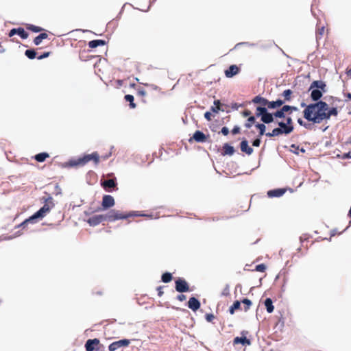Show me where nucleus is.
I'll use <instances>...</instances> for the list:
<instances>
[{
	"mask_svg": "<svg viewBox=\"0 0 351 351\" xmlns=\"http://www.w3.org/2000/svg\"><path fill=\"white\" fill-rule=\"evenodd\" d=\"M35 159L38 162L44 161V152L40 153L35 156Z\"/></svg>",
	"mask_w": 351,
	"mask_h": 351,
	"instance_id": "nucleus-56",
	"label": "nucleus"
},
{
	"mask_svg": "<svg viewBox=\"0 0 351 351\" xmlns=\"http://www.w3.org/2000/svg\"><path fill=\"white\" fill-rule=\"evenodd\" d=\"M285 104V101L278 98L275 101H269L268 104V109L270 110H277L281 108Z\"/></svg>",
	"mask_w": 351,
	"mask_h": 351,
	"instance_id": "nucleus-24",
	"label": "nucleus"
},
{
	"mask_svg": "<svg viewBox=\"0 0 351 351\" xmlns=\"http://www.w3.org/2000/svg\"><path fill=\"white\" fill-rule=\"evenodd\" d=\"M285 327V320L282 316H281L278 322L276 323L275 328H278L280 331H282L283 328Z\"/></svg>",
	"mask_w": 351,
	"mask_h": 351,
	"instance_id": "nucleus-40",
	"label": "nucleus"
},
{
	"mask_svg": "<svg viewBox=\"0 0 351 351\" xmlns=\"http://www.w3.org/2000/svg\"><path fill=\"white\" fill-rule=\"evenodd\" d=\"M337 157L343 160L350 159L351 158V152L343 153L341 155H337Z\"/></svg>",
	"mask_w": 351,
	"mask_h": 351,
	"instance_id": "nucleus-50",
	"label": "nucleus"
},
{
	"mask_svg": "<svg viewBox=\"0 0 351 351\" xmlns=\"http://www.w3.org/2000/svg\"><path fill=\"white\" fill-rule=\"evenodd\" d=\"M99 339L97 338L89 339L85 343V349L86 351H99L100 350Z\"/></svg>",
	"mask_w": 351,
	"mask_h": 351,
	"instance_id": "nucleus-11",
	"label": "nucleus"
},
{
	"mask_svg": "<svg viewBox=\"0 0 351 351\" xmlns=\"http://www.w3.org/2000/svg\"><path fill=\"white\" fill-rule=\"evenodd\" d=\"M292 94L293 91L291 89H286L282 93L281 96L284 97L282 101H285V104L291 100Z\"/></svg>",
	"mask_w": 351,
	"mask_h": 351,
	"instance_id": "nucleus-33",
	"label": "nucleus"
},
{
	"mask_svg": "<svg viewBox=\"0 0 351 351\" xmlns=\"http://www.w3.org/2000/svg\"><path fill=\"white\" fill-rule=\"evenodd\" d=\"M234 147L228 143H226L223 145V152L221 155L224 156H232L235 153Z\"/></svg>",
	"mask_w": 351,
	"mask_h": 351,
	"instance_id": "nucleus-22",
	"label": "nucleus"
},
{
	"mask_svg": "<svg viewBox=\"0 0 351 351\" xmlns=\"http://www.w3.org/2000/svg\"><path fill=\"white\" fill-rule=\"evenodd\" d=\"M107 42L103 39H95L88 42V45L89 48L94 49L99 46H104Z\"/></svg>",
	"mask_w": 351,
	"mask_h": 351,
	"instance_id": "nucleus-25",
	"label": "nucleus"
},
{
	"mask_svg": "<svg viewBox=\"0 0 351 351\" xmlns=\"http://www.w3.org/2000/svg\"><path fill=\"white\" fill-rule=\"evenodd\" d=\"M173 279L172 274L169 271L164 272L161 276V281L164 283H169Z\"/></svg>",
	"mask_w": 351,
	"mask_h": 351,
	"instance_id": "nucleus-35",
	"label": "nucleus"
},
{
	"mask_svg": "<svg viewBox=\"0 0 351 351\" xmlns=\"http://www.w3.org/2000/svg\"><path fill=\"white\" fill-rule=\"evenodd\" d=\"M147 94L146 91L143 88H140L138 90V95L141 96H145Z\"/></svg>",
	"mask_w": 351,
	"mask_h": 351,
	"instance_id": "nucleus-61",
	"label": "nucleus"
},
{
	"mask_svg": "<svg viewBox=\"0 0 351 351\" xmlns=\"http://www.w3.org/2000/svg\"><path fill=\"white\" fill-rule=\"evenodd\" d=\"M105 220L109 222H114L119 219H125V213H121L119 210L115 209L110 210L107 213L104 214Z\"/></svg>",
	"mask_w": 351,
	"mask_h": 351,
	"instance_id": "nucleus-8",
	"label": "nucleus"
},
{
	"mask_svg": "<svg viewBox=\"0 0 351 351\" xmlns=\"http://www.w3.org/2000/svg\"><path fill=\"white\" fill-rule=\"evenodd\" d=\"M239 146L241 151L248 156L251 155L254 152L253 148L249 145V141L245 137L241 138Z\"/></svg>",
	"mask_w": 351,
	"mask_h": 351,
	"instance_id": "nucleus-17",
	"label": "nucleus"
},
{
	"mask_svg": "<svg viewBox=\"0 0 351 351\" xmlns=\"http://www.w3.org/2000/svg\"><path fill=\"white\" fill-rule=\"evenodd\" d=\"M175 289L177 292L181 293L189 292L191 291L189 283L184 278L181 277L178 278L175 280Z\"/></svg>",
	"mask_w": 351,
	"mask_h": 351,
	"instance_id": "nucleus-7",
	"label": "nucleus"
},
{
	"mask_svg": "<svg viewBox=\"0 0 351 351\" xmlns=\"http://www.w3.org/2000/svg\"><path fill=\"white\" fill-rule=\"evenodd\" d=\"M297 121H298V124H299L300 126H303V125H304V123H305V121H304L302 120V119H301V118H298V120H297Z\"/></svg>",
	"mask_w": 351,
	"mask_h": 351,
	"instance_id": "nucleus-64",
	"label": "nucleus"
},
{
	"mask_svg": "<svg viewBox=\"0 0 351 351\" xmlns=\"http://www.w3.org/2000/svg\"><path fill=\"white\" fill-rule=\"evenodd\" d=\"M187 306L193 312H196L198 309L200 308L201 302L197 298L192 296L189 298L187 302Z\"/></svg>",
	"mask_w": 351,
	"mask_h": 351,
	"instance_id": "nucleus-20",
	"label": "nucleus"
},
{
	"mask_svg": "<svg viewBox=\"0 0 351 351\" xmlns=\"http://www.w3.org/2000/svg\"><path fill=\"white\" fill-rule=\"evenodd\" d=\"M241 302L239 300L234 301L233 304L230 306L228 309V312L230 315H233L237 310H239L241 308Z\"/></svg>",
	"mask_w": 351,
	"mask_h": 351,
	"instance_id": "nucleus-30",
	"label": "nucleus"
},
{
	"mask_svg": "<svg viewBox=\"0 0 351 351\" xmlns=\"http://www.w3.org/2000/svg\"><path fill=\"white\" fill-rule=\"evenodd\" d=\"M240 105H239L237 103H233L232 104V109L233 110H237Z\"/></svg>",
	"mask_w": 351,
	"mask_h": 351,
	"instance_id": "nucleus-63",
	"label": "nucleus"
},
{
	"mask_svg": "<svg viewBox=\"0 0 351 351\" xmlns=\"http://www.w3.org/2000/svg\"><path fill=\"white\" fill-rule=\"evenodd\" d=\"M267 269V266L264 263H261L255 267V270L259 272H264Z\"/></svg>",
	"mask_w": 351,
	"mask_h": 351,
	"instance_id": "nucleus-47",
	"label": "nucleus"
},
{
	"mask_svg": "<svg viewBox=\"0 0 351 351\" xmlns=\"http://www.w3.org/2000/svg\"><path fill=\"white\" fill-rule=\"evenodd\" d=\"M269 109H266L264 108V109H260L258 110V112H255V115L257 118L261 119V121L269 125L270 123L276 122L275 119V114L274 112H269L268 110Z\"/></svg>",
	"mask_w": 351,
	"mask_h": 351,
	"instance_id": "nucleus-5",
	"label": "nucleus"
},
{
	"mask_svg": "<svg viewBox=\"0 0 351 351\" xmlns=\"http://www.w3.org/2000/svg\"><path fill=\"white\" fill-rule=\"evenodd\" d=\"M339 113L337 107H329L328 105V110H326V120H329L332 116H337Z\"/></svg>",
	"mask_w": 351,
	"mask_h": 351,
	"instance_id": "nucleus-28",
	"label": "nucleus"
},
{
	"mask_svg": "<svg viewBox=\"0 0 351 351\" xmlns=\"http://www.w3.org/2000/svg\"><path fill=\"white\" fill-rule=\"evenodd\" d=\"M226 108L225 107V106H217V107H210V110L214 114H217L219 112H226V113H230V110H226Z\"/></svg>",
	"mask_w": 351,
	"mask_h": 351,
	"instance_id": "nucleus-36",
	"label": "nucleus"
},
{
	"mask_svg": "<svg viewBox=\"0 0 351 351\" xmlns=\"http://www.w3.org/2000/svg\"><path fill=\"white\" fill-rule=\"evenodd\" d=\"M147 216L146 214L141 213L138 211H130L129 213H125V219H127L132 217H143Z\"/></svg>",
	"mask_w": 351,
	"mask_h": 351,
	"instance_id": "nucleus-37",
	"label": "nucleus"
},
{
	"mask_svg": "<svg viewBox=\"0 0 351 351\" xmlns=\"http://www.w3.org/2000/svg\"><path fill=\"white\" fill-rule=\"evenodd\" d=\"M291 147L293 149H291L290 151L297 155H298L300 152H306V149L304 147H300L298 145H296L295 144H292L291 145Z\"/></svg>",
	"mask_w": 351,
	"mask_h": 351,
	"instance_id": "nucleus-38",
	"label": "nucleus"
},
{
	"mask_svg": "<svg viewBox=\"0 0 351 351\" xmlns=\"http://www.w3.org/2000/svg\"><path fill=\"white\" fill-rule=\"evenodd\" d=\"M44 217V206L41 207L36 213H34L32 216L29 217L28 219H25L23 222L20 224V227H23V228L27 227L28 224L36 223L39 221H40Z\"/></svg>",
	"mask_w": 351,
	"mask_h": 351,
	"instance_id": "nucleus-6",
	"label": "nucleus"
},
{
	"mask_svg": "<svg viewBox=\"0 0 351 351\" xmlns=\"http://www.w3.org/2000/svg\"><path fill=\"white\" fill-rule=\"evenodd\" d=\"M205 319L208 322H211L215 319V315L213 313H206Z\"/></svg>",
	"mask_w": 351,
	"mask_h": 351,
	"instance_id": "nucleus-54",
	"label": "nucleus"
},
{
	"mask_svg": "<svg viewBox=\"0 0 351 351\" xmlns=\"http://www.w3.org/2000/svg\"><path fill=\"white\" fill-rule=\"evenodd\" d=\"M252 112L250 110H245L243 112H242V115L244 117H250V116H252L251 115Z\"/></svg>",
	"mask_w": 351,
	"mask_h": 351,
	"instance_id": "nucleus-59",
	"label": "nucleus"
},
{
	"mask_svg": "<svg viewBox=\"0 0 351 351\" xmlns=\"http://www.w3.org/2000/svg\"><path fill=\"white\" fill-rule=\"evenodd\" d=\"M275 124L277 125L278 127L274 128L271 132H268L267 133V137L271 138L281 135H288L293 132L287 125L286 122L283 121L276 120Z\"/></svg>",
	"mask_w": 351,
	"mask_h": 351,
	"instance_id": "nucleus-4",
	"label": "nucleus"
},
{
	"mask_svg": "<svg viewBox=\"0 0 351 351\" xmlns=\"http://www.w3.org/2000/svg\"><path fill=\"white\" fill-rule=\"evenodd\" d=\"M248 334V331L243 330L241 332V337H236L233 339V345L241 344L243 346H250L252 342L251 340L246 337V335Z\"/></svg>",
	"mask_w": 351,
	"mask_h": 351,
	"instance_id": "nucleus-12",
	"label": "nucleus"
},
{
	"mask_svg": "<svg viewBox=\"0 0 351 351\" xmlns=\"http://www.w3.org/2000/svg\"><path fill=\"white\" fill-rule=\"evenodd\" d=\"M53 199L50 194L45 191V215L54 206Z\"/></svg>",
	"mask_w": 351,
	"mask_h": 351,
	"instance_id": "nucleus-23",
	"label": "nucleus"
},
{
	"mask_svg": "<svg viewBox=\"0 0 351 351\" xmlns=\"http://www.w3.org/2000/svg\"><path fill=\"white\" fill-rule=\"evenodd\" d=\"M209 135H206L201 130H196L193 136L189 139V143H192L193 141L197 143H206L208 140Z\"/></svg>",
	"mask_w": 351,
	"mask_h": 351,
	"instance_id": "nucleus-14",
	"label": "nucleus"
},
{
	"mask_svg": "<svg viewBox=\"0 0 351 351\" xmlns=\"http://www.w3.org/2000/svg\"><path fill=\"white\" fill-rule=\"evenodd\" d=\"M284 109L285 110L286 112H288L289 114H291L293 111H298V108L294 106H289L284 104L282 106Z\"/></svg>",
	"mask_w": 351,
	"mask_h": 351,
	"instance_id": "nucleus-41",
	"label": "nucleus"
},
{
	"mask_svg": "<svg viewBox=\"0 0 351 351\" xmlns=\"http://www.w3.org/2000/svg\"><path fill=\"white\" fill-rule=\"evenodd\" d=\"M240 302L244 304V311L245 312H247L252 305V302L247 298H243Z\"/></svg>",
	"mask_w": 351,
	"mask_h": 351,
	"instance_id": "nucleus-39",
	"label": "nucleus"
},
{
	"mask_svg": "<svg viewBox=\"0 0 351 351\" xmlns=\"http://www.w3.org/2000/svg\"><path fill=\"white\" fill-rule=\"evenodd\" d=\"M241 69L237 64H231L227 69L225 70V76L228 78H232L236 75L239 74Z\"/></svg>",
	"mask_w": 351,
	"mask_h": 351,
	"instance_id": "nucleus-18",
	"label": "nucleus"
},
{
	"mask_svg": "<svg viewBox=\"0 0 351 351\" xmlns=\"http://www.w3.org/2000/svg\"><path fill=\"white\" fill-rule=\"evenodd\" d=\"M241 132V128L239 125H234V128L231 130V133L232 135H236Z\"/></svg>",
	"mask_w": 351,
	"mask_h": 351,
	"instance_id": "nucleus-55",
	"label": "nucleus"
},
{
	"mask_svg": "<svg viewBox=\"0 0 351 351\" xmlns=\"http://www.w3.org/2000/svg\"><path fill=\"white\" fill-rule=\"evenodd\" d=\"M219 133L222 134L223 136H227L230 133V130L228 127L224 126L221 128Z\"/></svg>",
	"mask_w": 351,
	"mask_h": 351,
	"instance_id": "nucleus-57",
	"label": "nucleus"
},
{
	"mask_svg": "<svg viewBox=\"0 0 351 351\" xmlns=\"http://www.w3.org/2000/svg\"><path fill=\"white\" fill-rule=\"evenodd\" d=\"M266 124L264 123H256L255 124V128L258 130V136H263V135H265L267 136V133L266 132Z\"/></svg>",
	"mask_w": 351,
	"mask_h": 351,
	"instance_id": "nucleus-26",
	"label": "nucleus"
},
{
	"mask_svg": "<svg viewBox=\"0 0 351 351\" xmlns=\"http://www.w3.org/2000/svg\"><path fill=\"white\" fill-rule=\"evenodd\" d=\"M285 121L287 125L289 126V128H291V130L292 131L294 130V125H293V119L291 117L288 116V117H286L285 118Z\"/></svg>",
	"mask_w": 351,
	"mask_h": 351,
	"instance_id": "nucleus-44",
	"label": "nucleus"
},
{
	"mask_svg": "<svg viewBox=\"0 0 351 351\" xmlns=\"http://www.w3.org/2000/svg\"><path fill=\"white\" fill-rule=\"evenodd\" d=\"M257 44L256 43H250V42H241V43H237L234 48H237L239 47V46H241V45H244V46H248V47H255L256 46Z\"/></svg>",
	"mask_w": 351,
	"mask_h": 351,
	"instance_id": "nucleus-46",
	"label": "nucleus"
},
{
	"mask_svg": "<svg viewBox=\"0 0 351 351\" xmlns=\"http://www.w3.org/2000/svg\"><path fill=\"white\" fill-rule=\"evenodd\" d=\"M176 298L178 300H179L180 302H183L186 300V297L185 295L182 293V294L178 295Z\"/></svg>",
	"mask_w": 351,
	"mask_h": 351,
	"instance_id": "nucleus-58",
	"label": "nucleus"
},
{
	"mask_svg": "<svg viewBox=\"0 0 351 351\" xmlns=\"http://www.w3.org/2000/svg\"><path fill=\"white\" fill-rule=\"evenodd\" d=\"M15 34H18L23 39L27 38V37L29 36L28 34L24 30V29L21 28V27H19V28H17V29H15V28L12 29L10 31V32L8 34V36L10 37H12V36H13Z\"/></svg>",
	"mask_w": 351,
	"mask_h": 351,
	"instance_id": "nucleus-21",
	"label": "nucleus"
},
{
	"mask_svg": "<svg viewBox=\"0 0 351 351\" xmlns=\"http://www.w3.org/2000/svg\"><path fill=\"white\" fill-rule=\"evenodd\" d=\"M256 115L255 116H250V117H248L247 119V120L245 121V123L244 124V126L247 128V129H250L252 128V126L253 125H255V124L257 123L256 122Z\"/></svg>",
	"mask_w": 351,
	"mask_h": 351,
	"instance_id": "nucleus-32",
	"label": "nucleus"
},
{
	"mask_svg": "<svg viewBox=\"0 0 351 351\" xmlns=\"http://www.w3.org/2000/svg\"><path fill=\"white\" fill-rule=\"evenodd\" d=\"M101 185L106 191L112 192L111 189L117 187V178L114 177L113 178L106 180L101 182Z\"/></svg>",
	"mask_w": 351,
	"mask_h": 351,
	"instance_id": "nucleus-15",
	"label": "nucleus"
},
{
	"mask_svg": "<svg viewBox=\"0 0 351 351\" xmlns=\"http://www.w3.org/2000/svg\"><path fill=\"white\" fill-rule=\"evenodd\" d=\"M106 221L105 220V216L104 214L101 215H95L90 217H89L86 222L89 224L90 226H97L99 225L101 222Z\"/></svg>",
	"mask_w": 351,
	"mask_h": 351,
	"instance_id": "nucleus-16",
	"label": "nucleus"
},
{
	"mask_svg": "<svg viewBox=\"0 0 351 351\" xmlns=\"http://www.w3.org/2000/svg\"><path fill=\"white\" fill-rule=\"evenodd\" d=\"M26 28L28 30H31L34 32H40L43 30V29L41 27H37V26H35V25H31V24L27 25Z\"/></svg>",
	"mask_w": 351,
	"mask_h": 351,
	"instance_id": "nucleus-43",
	"label": "nucleus"
},
{
	"mask_svg": "<svg viewBox=\"0 0 351 351\" xmlns=\"http://www.w3.org/2000/svg\"><path fill=\"white\" fill-rule=\"evenodd\" d=\"M90 160H93L95 165L99 162V155L97 152L92 154H84L78 158H71L68 161L62 163V168H73L78 166H84Z\"/></svg>",
	"mask_w": 351,
	"mask_h": 351,
	"instance_id": "nucleus-2",
	"label": "nucleus"
},
{
	"mask_svg": "<svg viewBox=\"0 0 351 351\" xmlns=\"http://www.w3.org/2000/svg\"><path fill=\"white\" fill-rule=\"evenodd\" d=\"M252 101L254 104H258L256 107L255 112H258V110L264 109V108L268 109L269 100L267 98L262 97L261 95L255 96L252 99Z\"/></svg>",
	"mask_w": 351,
	"mask_h": 351,
	"instance_id": "nucleus-10",
	"label": "nucleus"
},
{
	"mask_svg": "<svg viewBox=\"0 0 351 351\" xmlns=\"http://www.w3.org/2000/svg\"><path fill=\"white\" fill-rule=\"evenodd\" d=\"M327 90L326 82L321 80L313 81L308 88L310 98L313 102L322 101V98Z\"/></svg>",
	"mask_w": 351,
	"mask_h": 351,
	"instance_id": "nucleus-3",
	"label": "nucleus"
},
{
	"mask_svg": "<svg viewBox=\"0 0 351 351\" xmlns=\"http://www.w3.org/2000/svg\"><path fill=\"white\" fill-rule=\"evenodd\" d=\"M264 304L268 313H271L274 312V306L273 304V301L270 298H267L265 300Z\"/></svg>",
	"mask_w": 351,
	"mask_h": 351,
	"instance_id": "nucleus-29",
	"label": "nucleus"
},
{
	"mask_svg": "<svg viewBox=\"0 0 351 351\" xmlns=\"http://www.w3.org/2000/svg\"><path fill=\"white\" fill-rule=\"evenodd\" d=\"M25 54L29 59H34L36 58V53L34 49L26 50Z\"/></svg>",
	"mask_w": 351,
	"mask_h": 351,
	"instance_id": "nucleus-42",
	"label": "nucleus"
},
{
	"mask_svg": "<svg viewBox=\"0 0 351 351\" xmlns=\"http://www.w3.org/2000/svg\"><path fill=\"white\" fill-rule=\"evenodd\" d=\"M229 295H230V287H229V285L227 284L221 292V295L228 296Z\"/></svg>",
	"mask_w": 351,
	"mask_h": 351,
	"instance_id": "nucleus-52",
	"label": "nucleus"
},
{
	"mask_svg": "<svg viewBox=\"0 0 351 351\" xmlns=\"http://www.w3.org/2000/svg\"><path fill=\"white\" fill-rule=\"evenodd\" d=\"M47 190L51 191V189H54V191L52 192L53 194L55 195H60L62 193V190L60 186L58 183H49L47 184Z\"/></svg>",
	"mask_w": 351,
	"mask_h": 351,
	"instance_id": "nucleus-27",
	"label": "nucleus"
},
{
	"mask_svg": "<svg viewBox=\"0 0 351 351\" xmlns=\"http://www.w3.org/2000/svg\"><path fill=\"white\" fill-rule=\"evenodd\" d=\"M44 39V33L40 34L37 37H36L34 40V43L36 45L40 44Z\"/></svg>",
	"mask_w": 351,
	"mask_h": 351,
	"instance_id": "nucleus-48",
	"label": "nucleus"
},
{
	"mask_svg": "<svg viewBox=\"0 0 351 351\" xmlns=\"http://www.w3.org/2000/svg\"><path fill=\"white\" fill-rule=\"evenodd\" d=\"M204 117L207 121H211L212 117H213V112L210 110L209 111H206L204 113Z\"/></svg>",
	"mask_w": 351,
	"mask_h": 351,
	"instance_id": "nucleus-53",
	"label": "nucleus"
},
{
	"mask_svg": "<svg viewBox=\"0 0 351 351\" xmlns=\"http://www.w3.org/2000/svg\"><path fill=\"white\" fill-rule=\"evenodd\" d=\"M287 191V188H276L274 189L269 190L267 192V195L268 197H280L282 196Z\"/></svg>",
	"mask_w": 351,
	"mask_h": 351,
	"instance_id": "nucleus-19",
	"label": "nucleus"
},
{
	"mask_svg": "<svg viewBox=\"0 0 351 351\" xmlns=\"http://www.w3.org/2000/svg\"><path fill=\"white\" fill-rule=\"evenodd\" d=\"M124 99L126 101L129 102V106L130 108L134 109L136 107V104L134 103V97L132 95H125Z\"/></svg>",
	"mask_w": 351,
	"mask_h": 351,
	"instance_id": "nucleus-34",
	"label": "nucleus"
},
{
	"mask_svg": "<svg viewBox=\"0 0 351 351\" xmlns=\"http://www.w3.org/2000/svg\"><path fill=\"white\" fill-rule=\"evenodd\" d=\"M115 204V201L114 197L110 195H104L102 197L101 202V207L97 208L95 211L100 210H106L112 207H113Z\"/></svg>",
	"mask_w": 351,
	"mask_h": 351,
	"instance_id": "nucleus-9",
	"label": "nucleus"
},
{
	"mask_svg": "<svg viewBox=\"0 0 351 351\" xmlns=\"http://www.w3.org/2000/svg\"><path fill=\"white\" fill-rule=\"evenodd\" d=\"M302 127L307 130H311L313 128V124L305 122L304 125H303Z\"/></svg>",
	"mask_w": 351,
	"mask_h": 351,
	"instance_id": "nucleus-62",
	"label": "nucleus"
},
{
	"mask_svg": "<svg viewBox=\"0 0 351 351\" xmlns=\"http://www.w3.org/2000/svg\"><path fill=\"white\" fill-rule=\"evenodd\" d=\"M328 104L324 101H314L308 104V108L302 112L303 117L308 122L320 123L326 120Z\"/></svg>",
	"mask_w": 351,
	"mask_h": 351,
	"instance_id": "nucleus-1",
	"label": "nucleus"
},
{
	"mask_svg": "<svg viewBox=\"0 0 351 351\" xmlns=\"http://www.w3.org/2000/svg\"><path fill=\"white\" fill-rule=\"evenodd\" d=\"M214 106H212L211 107H217L221 106H225L226 108H228V105L223 104L221 101L219 99H215L213 101Z\"/></svg>",
	"mask_w": 351,
	"mask_h": 351,
	"instance_id": "nucleus-51",
	"label": "nucleus"
},
{
	"mask_svg": "<svg viewBox=\"0 0 351 351\" xmlns=\"http://www.w3.org/2000/svg\"><path fill=\"white\" fill-rule=\"evenodd\" d=\"M286 111L284 109L283 106L276 110L274 111L275 118L277 119H285L286 117Z\"/></svg>",
	"mask_w": 351,
	"mask_h": 351,
	"instance_id": "nucleus-31",
	"label": "nucleus"
},
{
	"mask_svg": "<svg viewBox=\"0 0 351 351\" xmlns=\"http://www.w3.org/2000/svg\"><path fill=\"white\" fill-rule=\"evenodd\" d=\"M325 27L322 26L318 29L317 32L316 33V39H320L324 32Z\"/></svg>",
	"mask_w": 351,
	"mask_h": 351,
	"instance_id": "nucleus-49",
	"label": "nucleus"
},
{
	"mask_svg": "<svg viewBox=\"0 0 351 351\" xmlns=\"http://www.w3.org/2000/svg\"><path fill=\"white\" fill-rule=\"evenodd\" d=\"M261 136H256L252 141V144L254 147H259L261 143Z\"/></svg>",
	"mask_w": 351,
	"mask_h": 351,
	"instance_id": "nucleus-45",
	"label": "nucleus"
},
{
	"mask_svg": "<svg viewBox=\"0 0 351 351\" xmlns=\"http://www.w3.org/2000/svg\"><path fill=\"white\" fill-rule=\"evenodd\" d=\"M157 291H158V295L159 297H161L163 295V293H164V292L162 291V287H161V286L158 287H157Z\"/></svg>",
	"mask_w": 351,
	"mask_h": 351,
	"instance_id": "nucleus-60",
	"label": "nucleus"
},
{
	"mask_svg": "<svg viewBox=\"0 0 351 351\" xmlns=\"http://www.w3.org/2000/svg\"><path fill=\"white\" fill-rule=\"evenodd\" d=\"M130 340L128 339H121L118 341H113L108 346L109 351H116L120 348H125L129 346Z\"/></svg>",
	"mask_w": 351,
	"mask_h": 351,
	"instance_id": "nucleus-13",
	"label": "nucleus"
}]
</instances>
